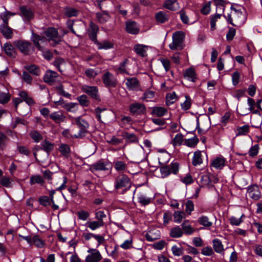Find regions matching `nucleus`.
Masks as SVG:
<instances>
[{
    "label": "nucleus",
    "instance_id": "f704fd0d",
    "mask_svg": "<svg viewBox=\"0 0 262 262\" xmlns=\"http://www.w3.org/2000/svg\"><path fill=\"white\" fill-rule=\"evenodd\" d=\"M198 222L200 225L207 228L210 227L212 225V222L210 221L208 217L205 215L199 217Z\"/></svg>",
    "mask_w": 262,
    "mask_h": 262
},
{
    "label": "nucleus",
    "instance_id": "aec40b11",
    "mask_svg": "<svg viewBox=\"0 0 262 262\" xmlns=\"http://www.w3.org/2000/svg\"><path fill=\"white\" fill-rule=\"evenodd\" d=\"M96 15L98 21L101 24L105 23L111 17L110 15L106 11H102L101 12H97Z\"/></svg>",
    "mask_w": 262,
    "mask_h": 262
},
{
    "label": "nucleus",
    "instance_id": "ddd939ff",
    "mask_svg": "<svg viewBox=\"0 0 262 262\" xmlns=\"http://www.w3.org/2000/svg\"><path fill=\"white\" fill-rule=\"evenodd\" d=\"M247 194L249 197L254 200H258L260 198V192L256 185L249 186L248 188Z\"/></svg>",
    "mask_w": 262,
    "mask_h": 262
},
{
    "label": "nucleus",
    "instance_id": "4be33fe9",
    "mask_svg": "<svg viewBox=\"0 0 262 262\" xmlns=\"http://www.w3.org/2000/svg\"><path fill=\"white\" fill-rule=\"evenodd\" d=\"M19 96L26 103L29 105H33L35 104V101L32 97L29 96L26 91H22L19 93Z\"/></svg>",
    "mask_w": 262,
    "mask_h": 262
},
{
    "label": "nucleus",
    "instance_id": "20e7f679",
    "mask_svg": "<svg viewBox=\"0 0 262 262\" xmlns=\"http://www.w3.org/2000/svg\"><path fill=\"white\" fill-rule=\"evenodd\" d=\"M185 34L183 31H179L173 33L172 42L169 45L170 49L173 50H182Z\"/></svg>",
    "mask_w": 262,
    "mask_h": 262
},
{
    "label": "nucleus",
    "instance_id": "603ef678",
    "mask_svg": "<svg viewBox=\"0 0 262 262\" xmlns=\"http://www.w3.org/2000/svg\"><path fill=\"white\" fill-rule=\"evenodd\" d=\"M114 167L117 171H123L126 169V165L124 162L118 161L115 163Z\"/></svg>",
    "mask_w": 262,
    "mask_h": 262
},
{
    "label": "nucleus",
    "instance_id": "72a5a7b5",
    "mask_svg": "<svg viewBox=\"0 0 262 262\" xmlns=\"http://www.w3.org/2000/svg\"><path fill=\"white\" fill-rule=\"evenodd\" d=\"M59 150L60 153L66 158H68L70 156V148L67 144H62L59 147Z\"/></svg>",
    "mask_w": 262,
    "mask_h": 262
},
{
    "label": "nucleus",
    "instance_id": "8fccbe9b",
    "mask_svg": "<svg viewBox=\"0 0 262 262\" xmlns=\"http://www.w3.org/2000/svg\"><path fill=\"white\" fill-rule=\"evenodd\" d=\"M185 144L189 147H194L199 142V139L196 137H194L192 138L185 139L184 140Z\"/></svg>",
    "mask_w": 262,
    "mask_h": 262
},
{
    "label": "nucleus",
    "instance_id": "7ed1b4c3",
    "mask_svg": "<svg viewBox=\"0 0 262 262\" xmlns=\"http://www.w3.org/2000/svg\"><path fill=\"white\" fill-rule=\"evenodd\" d=\"M13 46L25 55H30L34 49L32 43L26 40H15L13 42Z\"/></svg>",
    "mask_w": 262,
    "mask_h": 262
},
{
    "label": "nucleus",
    "instance_id": "2f4dec72",
    "mask_svg": "<svg viewBox=\"0 0 262 262\" xmlns=\"http://www.w3.org/2000/svg\"><path fill=\"white\" fill-rule=\"evenodd\" d=\"M155 17L157 22L161 24L167 21L169 19L168 15L162 11L157 13L155 15Z\"/></svg>",
    "mask_w": 262,
    "mask_h": 262
},
{
    "label": "nucleus",
    "instance_id": "13d9d810",
    "mask_svg": "<svg viewBox=\"0 0 262 262\" xmlns=\"http://www.w3.org/2000/svg\"><path fill=\"white\" fill-rule=\"evenodd\" d=\"M55 89L59 95L66 98H70L71 97V95L69 93L66 92L63 90V86L62 84H59L58 86H56Z\"/></svg>",
    "mask_w": 262,
    "mask_h": 262
},
{
    "label": "nucleus",
    "instance_id": "3c124183",
    "mask_svg": "<svg viewBox=\"0 0 262 262\" xmlns=\"http://www.w3.org/2000/svg\"><path fill=\"white\" fill-rule=\"evenodd\" d=\"M40 36L35 33H32V41L34 43L35 46L39 50H42V48L39 44V41H40Z\"/></svg>",
    "mask_w": 262,
    "mask_h": 262
},
{
    "label": "nucleus",
    "instance_id": "0eeeda50",
    "mask_svg": "<svg viewBox=\"0 0 262 262\" xmlns=\"http://www.w3.org/2000/svg\"><path fill=\"white\" fill-rule=\"evenodd\" d=\"M102 79L106 87L115 88L117 85V79L110 72H106L102 76Z\"/></svg>",
    "mask_w": 262,
    "mask_h": 262
},
{
    "label": "nucleus",
    "instance_id": "c85d7f7f",
    "mask_svg": "<svg viewBox=\"0 0 262 262\" xmlns=\"http://www.w3.org/2000/svg\"><path fill=\"white\" fill-rule=\"evenodd\" d=\"M213 178H214V176L209 173L202 175L201 179V184L202 186H205L209 185L211 183Z\"/></svg>",
    "mask_w": 262,
    "mask_h": 262
},
{
    "label": "nucleus",
    "instance_id": "bb28decb",
    "mask_svg": "<svg viewBox=\"0 0 262 262\" xmlns=\"http://www.w3.org/2000/svg\"><path fill=\"white\" fill-rule=\"evenodd\" d=\"M100 72V69L97 68L94 69H87L85 70L84 73L88 78L94 79Z\"/></svg>",
    "mask_w": 262,
    "mask_h": 262
},
{
    "label": "nucleus",
    "instance_id": "2eb2a0df",
    "mask_svg": "<svg viewBox=\"0 0 262 262\" xmlns=\"http://www.w3.org/2000/svg\"><path fill=\"white\" fill-rule=\"evenodd\" d=\"M91 251H94L95 252L86 256L85 260V262H98L101 259L102 256L98 250L94 249L88 250V252H90Z\"/></svg>",
    "mask_w": 262,
    "mask_h": 262
},
{
    "label": "nucleus",
    "instance_id": "09e8293b",
    "mask_svg": "<svg viewBox=\"0 0 262 262\" xmlns=\"http://www.w3.org/2000/svg\"><path fill=\"white\" fill-rule=\"evenodd\" d=\"M184 141L183 135L181 134H178L173 139L172 144L174 146H180L182 144Z\"/></svg>",
    "mask_w": 262,
    "mask_h": 262
},
{
    "label": "nucleus",
    "instance_id": "b1692460",
    "mask_svg": "<svg viewBox=\"0 0 262 262\" xmlns=\"http://www.w3.org/2000/svg\"><path fill=\"white\" fill-rule=\"evenodd\" d=\"M95 43L97 45L98 48L99 50H107L113 48L114 47V44L112 42L107 40H104L102 42H99L98 40H97Z\"/></svg>",
    "mask_w": 262,
    "mask_h": 262
},
{
    "label": "nucleus",
    "instance_id": "5701e85b",
    "mask_svg": "<svg viewBox=\"0 0 262 262\" xmlns=\"http://www.w3.org/2000/svg\"><path fill=\"white\" fill-rule=\"evenodd\" d=\"M5 53L10 57H15L16 52L12 45L9 43H6L3 47Z\"/></svg>",
    "mask_w": 262,
    "mask_h": 262
},
{
    "label": "nucleus",
    "instance_id": "5fc2aeb1",
    "mask_svg": "<svg viewBox=\"0 0 262 262\" xmlns=\"http://www.w3.org/2000/svg\"><path fill=\"white\" fill-rule=\"evenodd\" d=\"M221 16L222 14H216L214 15L211 16L210 25L212 30H214L215 29L216 22L221 18Z\"/></svg>",
    "mask_w": 262,
    "mask_h": 262
},
{
    "label": "nucleus",
    "instance_id": "393cba45",
    "mask_svg": "<svg viewBox=\"0 0 262 262\" xmlns=\"http://www.w3.org/2000/svg\"><path fill=\"white\" fill-rule=\"evenodd\" d=\"M40 145L42 146V150H45L47 153L48 156L49 153L53 150L54 147L53 144L47 140L43 141L41 143Z\"/></svg>",
    "mask_w": 262,
    "mask_h": 262
},
{
    "label": "nucleus",
    "instance_id": "c03bdc74",
    "mask_svg": "<svg viewBox=\"0 0 262 262\" xmlns=\"http://www.w3.org/2000/svg\"><path fill=\"white\" fill-rule=\"evenodd\" d=\"M25 68L33 75L38 76L40 74V70L39 68L34 64L26 66Z\"/></svg>",
    "mask_w": 262,
    "mask_h": 262
},
{
    "label": "nucleus",
    "instance_id": "de8ad7c7",
    "mask_svg": "<svg viewBox=\"0 0 262 262\" xmlns=\"http://www.w3.org/2000/svg\"><path fill=\"white\" fill-rule=\"evenodd\" d=\"M166 103L167 105H169L174 102L177 100V95L175 92L172 93H168L166 95Z\"/></svg>",
    "mask_w": 262,
    "mask_h": 262
},
{
    "label": "nucleus",
    "instance_id": "412c9836",
    "mask_svg": "<svg viewBox=\"0 0 262 262\" xmlns=\"http://www.w3.org/2000/svg\"><path fill=\"white\" fill-rule=\"evenodd\" d=\"M164 7L171 11H176L180 8L177 0H168L164 4Z\"/></svg>",
    "mask_w": 262,
    "mask_h": 262
},
{
    "label": "nucleus",
    "instance_id": "680f3d73",
    "mask_svg": "<svg viewBox=\"0 0 262 262\" xmlns=\"http://www.w3.org/2000/svg\"><path fill=\"white\" fill-rule=\"evenodd\" d=\"M9 139L5 134L0 133V148L3 149L6 146Z\"/></svg>",
    "mask_w": 262,
    "mask_h": 262
},
{
    "label": "nucleus",
    "instance_id": "69168bd1",
    "mask_svg": "<svg viewBox=\"0 0 262 262\" xmlns=\"http://www.w3.org/2000/svg\"><path fill=\"white\" fill-rule=\"evenodd\" d=\"M237 130L238 132L237 135H245L249 131V126L248 125H245L238 127Z\"/></svg>",
    "mask_w": 262,
    "mask_h": 262
},
{
    "label": "nucleus",
    "instance_id": "9d476101",
    "mask_svg": "<svg viewBox=\"0 0 262 262\" xmlns=\"http://www.w3.org/2000/svg\"><path fill=\"white\" fill-rule=\"evenodd\" d=\"M46 35L49 38V39L53 41V46L60 43L61 41L60 38H58V31L54 28H49L45 31Z\"/></svg>",
    "mask_w": 262,
    "mask_h": 262
},
{
    "label": "nucleus",
    "instance_id": "6e6552de",
    "mask_svg": "<svg viewBox=\"0 0 262 262\" xmlns=\"http://www.w3.org/2000/svg\"><path fill=\"white\" fill-rule=\"evenodd\" d=\"M82 90L92 98L97 101H100L101 99L99 95L98 89L96 86L84 85L82 86Z\"/></svg>",
    "mask_w": 262,
    "mask_h": 262
},
{
    "label": "nucleus",
    "instance_id": "cd10ccee",
    "mask_svg": "<svg viewBox=\"0 0 262 262\" xmlns=\"http://www.w3.org/2000/svg\"><path fill=\"white\" fill-rule=\"evenodd\" d=\"M213 248L214 251L218 253H221L224 251L223 245L222 242L217 238L214 239L212 241Z\"/></svg>",
    "mask_w": 262,
    "mask_h": 262
},
{
    "label": "nucleus",
    "instance_id": "052dcab7",
    "mask_svg": "<svg viewBox=\"0 0 262 262\" xmlns=\"http://www.w3.org/2000/svg\"><path fill=\"white\" fill-rule=\"evenodd\" d=\"M32 242V244L39 248H41L44 245V242L38 235H35L33 237Z\"/></svg>",
    "mask_w": 262,
    "mask_h": 262
},
{
    "label": "nucleus",
    "instance_id": "6e6d98bb",
    "mask_svg": "<svg viewBox=\"0 0 262 262\" xmlns=\"http://www.w3.org/2000/svg\"><path fill=\"white\" fill-rule=\"evenodd\" d=\"M185 101L181 104L182 108L183 110L186 111L190 108L191 104V98L188 95L185 96Z\"/></svg>",
    "mask_w": 262,
    "mask_h": 262
},
{
    "label": "nucleus",
    "instance_id": "9b49d317",
    "mask_svg": "<svg viewBox=\"0 0 262 262\" xmlns=\"http://www.w3.org/2000/svg\"><path fill=\"white\" fill-rule=\"evenodd\" d=\"M58 78V74L56 72L48 70L43 76V80L46 83L52 85L56 82Z\"/></svg>",
    "mask_w": 262,
    "mask_h": 262
},
{
    "label": "nucleus",
    "instance_id": "dca6fc26",
    "mask_svg": "<svg viewBox=\"0 0 262 262\" xmlns=\"http://www.w3.org/2000/svg\"><path fill=\"white\" fill-rule=\"evenodd\" d=\"M99 30V28L97 25L91 22L90 24V29L89 30V35L90 38L94 42H96L97 39V34Z\"/></svg>",
    "mask_w": 262,
    "mask_h": 262
},
{
    "label": "nucleus",
    "instance_id": "1a4fd4ad",
    "mask_svg": "<svg viewBox=\"0 0 262 262\" xmlns=\"http://www.w3.org/2000/svg\"><path fill=\"white\" fill-rule=\"evenodd\" d=\"M61 179L62 181V184L58 187L56 190H51L49 192V195L51 198V204H52V207L54 210H57L59 208V207L57 205L55 204V201L54 200V194L55 193L56 190H62L64 189L66 187V183L67 182V178L63 176L61 178Z\"/></svg>",
    "mask_w": 262,
    "mask_h": 262
},
{
    "label": "nucleus",
    "instance_id": "bf43d9fd",
    "mask_svg": "<svg viewBox=\"0 0 262 262\" xmlns=\"http://www.w3.org/2000/svg\"><path fill=\"white\" fill-rule=\"evenodd\" d=\"M30 136L35 142H38L42 139V136L36 130L31 132Z\"/></svg>",
    "mask_w": 262,
    "mask_h": 262
},
{
    "label": "nucleus",
    "instance_id": "7c9ffc66",
    "mask_svg": "<svg viewBox=\"0 0 262 262\" xmlns=\"http://www.w3.org/2000/svg\"><path fill=\"white\" fill-rule=\"evenodd\" d=\"M20 10L23 16L28 20L31 19L33 18V13L30 9H28L26 6H21Z\"/></svg>",
    "mask_w": 262,
    "mask_h": 262
},
{
    "label": "nucleus",
    "instance_id": "a18cd8bd",
    "mask_svg": "<svg viewBox=\"0 0 262 262\" xmlns=\"http://www.w3.org/2000/svg\"><path fill=\"white\" fill-rule=\"evenodd\" d=\"M174 222L176 223L181 222L183 219L185 217V213L182 211H175L173 214Z\"/></svg>",
    "mask_w": 262,
    "mask_h": 262
},
{
    "label": "nucleus",
    "instance_id": "423d86ee",
    "mask_svg": "<svg viewBox=\"0 0 262 262\" xmlns=\"http://www.w3.org/2000/svg\"><path fill=\"white\" fill-rule=\"evenodd\" d=\"M75 122L80 129L78 134L75 135V137L76 138H83L85 136V134L88 133V129L89 127V124L86 121L80 117L76 118Z\"/></svg>",
    "mask_w": 262,
    "mask_h": 262
},
{
    "label": "nucleus",
    "instance_id": "e433bc0d",
    "mask_svg": "<svg viewBox=\"0 0 262 262\" xmlns=\"http://www.w3.org/2000/svg\"><path fill=\"white\" fill-rule=\"evenodd\" d=\"M184 77L192 82H194L196 78L195 73L192 68H189L186 70Z\"/></svg>",
    "mask_w": 262,
    "mask_h": 262
},
{
    "label": "nucleus",
    "instance_id": "39448f33",
    "mask_svg": "<svg viewBox=\"0 0 262 262\" xmlns=\"http://www.w3.org/2000/svg\"><path fill=\"white\" fill-rule=\"evenodd\" d=\"M179 169V164L178 162H172L170 165H163L160 168L162 178H165L170 173L177 174Z\"/></svg>",
    "mask_w": 262,
    "mask_h": 262
},
{
    "label": "nucleus",
    "instance_id": "473e14b6",
    "mask_svg": "<svg viewBox=\"0 0 262 262\" xmlns=\"http://www.w3.org/2000/svg\"><path fill=\"white\" fill-rule=\"evenodd\" d=\"M183 230L179 227L177 226L171 229L170 236L172 237L178 238L181 237L183 235Z\"/></svg>",
    "mask_w": 262,
    "mask_h": 262
},
{
    "label": "nucleus",
    "instance_id": "e2e57ef3",
    "mask_svg": "<svg viewBox=\"0 0 262 262\" xmlns=\"http://www.w3.org/2000/svg\"><path fill=\"white\" fill-rule=\"evenodd\" d=\"M106 111V110L105 108L101 109L99 107H97L95 109L96 118L100 122L102 121L101 114H102V117H104L105 116V113Z\"/></svg>",
    "mask_w": 262,
    "mask_h": 262
},
{
    "label": "nucleus",
    "instance_id": "0e129e2a",
    "mask_svg": "<svg viewBox=\"0 0 262 262\" xmlns=\"http://www.w3.org/2000/svg\"><path fill=\"white\" fill-rule=\"evenodd\" d=\"M77 100L80 104L83 106H87L89 104L88 97L85 95H82L78 97Z\"/></svg>",
    "mask_w": 262,
    "mask_h": 262
},
{
    "label": "nucleus",
    "instance_id": "f3484780",
    "mask_svg": "<svg viewBox=\"0 0 262 262\" xmlns=\"http://www.w3.org/2000/svg\"><path fill=\"white\" fill-rule=\"evenodd\" d=\"M126 31L132 34H137L139 33V29L135 21L126 22Z\"/></svg>",
    "mask_w": 262,
    "mask_h": 262
},
{
    "label": "nucleus",
    "instance_id": "f8f14e48",
    "mask_svg": "<svg viewBox=\"0 0 262 262\" xmlns=\"http://www.w3.org/2000/svg\"><path fill=\"white\" fill-rule=\"evenodd\" d=\"M129 110L132 114L137 115L144 114L146 112V108L143 104L135 103L130 105Z\"/></svg>",
    "mask_w": 262,
    "mask_h": 262
},
{
    "label": "nucleus",
    "instance_id": "37998d69",
    "mask_svg": "<svg viewBox=\"0 0 262 262\" xmlns=\"http://www.w3.org/2000/svg\"><path fill=\"white\" fill-rule=\"evenodd\" d=\"M225 160L223 158H217L214 160L211 165L216 168H222L225 165Z\"/></svg>",
    "mask_w": 262,
    "mask_h": 262
},
{
    "label": "nucleus",
    "instance_id": "f257e3e1",
    "mask_svg": "<svg viewBox=\"0 0 262 262\" xmlns=\"http://www.w3.org/2000/svg\"><path fill=\"white\" fill-rule=\"evenodd\" d=\"M231 9L233 12L228 15L227 20L229 23L233 26H236V24H243L246 20L245 11L244 8L237 9L233 6H231Z\"/></svg>",
    "mask_w": 262,
    "mask_h": 262
},
{
    "label": "nucleus",
    "instance_id": "c756f323",
    "mask_svg": "<svg viewBox=\"0 0 262 262\" xmlns=\"http://www.w3.org/2000/svg\"><path fill=\"white\" fill-rule=\"evenodd\" d=\"M202 157V155L201 151L199 150L195 151L192 161L193 165L196 166L202 164L203 163Z\"/></svg>",
    "mask_w": 262,
    "mask_h": 262
},
{
    "label": "nucleus",
    "instance_id": "6ab92c4d",
    "mask_svg": "<svg viewBox=\"0 0 262 262\" xmlns=\"http://www.w3.org/2000/svg\"><path fill=\"white\" fill-rule=\"evenodd\" d=\"M50 118L55 123L60 124L65 120L66 117L61 112H56L51 114L50 115Z\"/></svg>",
    "mask_w": 262,
    "mask_h": 262
},
{
    "label": "nucleus",
    "instance_id": "a211bd4d",
    "mask_svg": "<svg viewBox=\"0 0 262 262\" xmlns=\"http://www.w3.org/2000/svg\"><path fill=\"white\" fill-rule=\"evenodd\" d=\"M1 31L4 36L7 39H11L13 36L12 29L8 26V25H1Z\"/></svg>",
    "mask_w": 262,
    "mask_h": 262
},
{
    "label": "nucleus",
    "instance_id": "58836bf2",
    "mask_svg": "<svg viewBox=\"0 0 262 262\" xmlns=\"http://www.w3.org/2000/svg\"><path fill=\"white\" fill-rule=\"evenodd\" d=\"M146 48H147V46L142 45L138 44L134 46V49L136 53L141 57L145 56Z\"/></svg>",
    "mask_w": 262,
    "mask_h": 262
},
{
    "label": "nucleus",
    "instance_id": "a19ab883",
    "mask_svg": "<svg viewBox=\"0 0 262 262\" xmlns=\"http://www.w3.org/2000/svg\"><path fill=\"white\" fill-rule=\"evenodd\" d=\"M30 182L32 185L36 183L43 185V184L45 183V181L41 176L35 175L31 177Z\"/></svg>",
    "mask_w": 262,
    "mask_h": 262
},
{
    "label": "nucleus",
    "instance_id": "f03ea898",
    "mask_svg": "<svg viewBox=\"0 0 262 262\" xmlns=\"http://www.w3.org/2000/svg\"><path fill=\"white\" fill-rule=\"evenodd\" d=\"M132 185L130 178L126 174H121L118 176L115 180L114 187L116 190L122 189L121 194H124L130 189Z\"/></svg>",
    "mask_w": 262,
    "mask_h": 262
},
{
    "label": "nucleus",
    "instance_id": "c9c22d12",
    "mask_svg": "<svg viewBox=\"0 0 262 262\" xmlns=\"http://www.w3.org/2000/svg\"><path fill=\"white\" fill-rule=\"evenodd\" d=\"M182 227V229L184 230V233L186 234H191L194 231V229L191 227L188 220L183 222Z\"/></svg>",
    "mask_w": 262,
    "mask_h": 262
},
{
    "label": "nucleus",
    "instance_id": "79ce46f5",
    "mask_svg": "<svg viewBox=\"0 0 262 262\" xmlns=\"http://www.w3.org/2000/svg\"><path fill=\"white\" fill-rule=\"evenodd\" d=\"M15 14L11 12L6 10L4 13L1 14V18L3 21L2 25H8V21L9 18L14 15Z\"/></svg>",
    "mask_w": 262,
    "mask_h": 262
},
{
    "label": "nucleus",
    "instance_id": "4c0bfd02",
    "mask_svg": "<svg viewBox=\"0 0 262 262\" xmlns=\"http://www.w3.org/2000/svg\"><path fill=\"white\" fill-rule=\"evenodd\" d=\"M123 137L126 140L127 143H134L138 142V138L134 134H129L125 132L123 135Z\"/></svg>",
    "mask_w": 262,
    "mask_h": 262
},
{
    "label": "nucleus",
    "instance_id": "ea45409f",
    "mask_svg": "<svg viewBox=\"0 0 262 262\" xmlns=\"http://www.w3.org/2000/svg\"><path fill=\"white\" fill-rule=\"evenodd\" d=\"M167 110L163 107H154L152 111V114L158 117H162L167 113Z\"/></svg>",
    "mask_w": 262,
    "mask_h": 262
},
{
    "label": "nucleus",
    "instance_id": "864d4df0",
    "mask_svg": "<svg viewBox=\"0 0 262 262\" xmlns=\"http://www.w3.org/2000/svg\"><path fill=\"white\" fill-rule=\"evenodd\" d=\"M95 217L99 223L101 222V223L103 224V225H104V222L103 220L106 217V215L104 211H98L96 212L95 213Z\"/></svg>",
    "mask_w": 262,
    "mask_h": 262
},
{
    "label": "nucleus",
    "instance_id": "338daca9",
    "mask_svg": "<svg viewBox=\"0 0 262 262\" xmlns=\"http://www.w3.org/2000/svg\"><path fill=\"white\" fill-rule=\"evenodd\" d=\"M103 224L99 223L98 221H93L88 223V227L92 230L103 226Z\"/></svg>",
    "mask_w": 262,
    "mask_h": 262
},
{
    "label": "nucleus",
    "instance_id": "4d7b16f0",
    "mask_svg": "<svg viewBox=\"0 0 262 262\" xmlns=\"http://www.w3.org/2000/svg\"><path fill=\"white\" fill-rule=\"evenodd\" d=\"M10 96L8 93H5L0 91V103L5 104L10 100Z\"/></svg>",
    "mask_w": 262,
    "mask_h": 262
},
{
    "label": "nucleus",
    "instance_id": "49530a36",
    "mask_svg": "<svg viewBox=\"0 0 262 262\" xmlns=\"http://www.w3.org/2000/svg\"><path fill=\"white\" fill-rule=\"evenodd\" d=\"M39 204L43 206H48L51 204V198L49 196H42L38 199Z\"/></svg>",
    "mask_w": 262,
    "mask_h": 262
},
{
    "label": "nucleus",
    "instance_id": "774afa93",
    "mask_svg": "<svg viewBox=\"0 0 262 262\" xmlns=\"http://www.w3.org/2000/svg\"><path fill=\"white\" fill-rule=\"evenodd\" d=\"M179 13L180 14L182 21L184 24H188L189 23V18L188 16L186 15L185 10L182 9L179 12Z\"/></svg>",
    "mask_w": 262,
    "mask_h": 262
},
{
    "label": "nucleus",
    "instance_id": "4468645a",
    "mask_svg": "<svg viewBox=\"0 0 262 262\" xmlns=\"http://www.w3.org/2000/svg\"><path fill=\"white\" fill-rule=\"evenodd\" d=\"M108 165L107 162H104L103 160H100L97 162L90 165V170L92 172L99 170H106L108 169L107 167Z\"/></svg>",
    "mask_w": 262,
    "mask_h": 262
},
{
    "label": "nucleus",
    "instance_id": "a878e982",
    "mask_svg": "<svg viewBox=\"0 0 262 262\" xmlns=\"http://www.w3.org/2000/svg\"><path fill=\"white\" fill-rule=\"evenodd\" d=\"M126 85L131 90H135L138 88L139 82L135 78H129L126 79Z\"/></svg>",
    "mask_w": 262,
    "mask_h": 262
}]
</instances>
